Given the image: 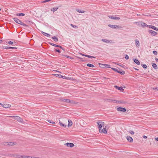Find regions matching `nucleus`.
I'll return each mask as SVG.
<instances>
[{
    "label": "nucleus",
    "mask_w": 158,
    "mask_h": 158,
    "mask_svg": "<svg viewBox=\"0 0 158 158\" xmlns=\"http://www.w3.org/2000/svg\"><path fill=\"white\" fill-rule=\"evenodd\" d=\"M97 123L98 125V126L99 131L100 132L102 131V128L104 126V123L103 122L98 121Z\"/></svg>",
    "instance_id": "f257e3e1"
},
{
    "label": "nucleus",
    "mask_w": 158,
    "mask_h": 158,
    "mask_svg": "<svg viewBox=\"0 0 158 158\" xmlns=\"http://www.w3.org/2000/svg\"><path fill=\"white\" fill-rule=\"evenodd\" d=\"M10 117L13 118L14 119L16 120L19 122H21L22 121V119L17 116H11Z\"/></svg>",
    "instance_id": "f03ea898"
},
{
    "label": "nucleus",
    "mask_w": 158,
    "mask_h": 158,
    "mask_svg": "<svg viewBox=\"0 0 158 158\" xmlns=\"http://www.w3.org/2000/svg\"><path fill=\"white\" fill-rule=\"evenodd\" d=\"M16 144V143L12 142H6L5 143L4 145H8L9 146H11L15 145Z\"/></svg>",
    "instance_id": "7ed1b4c3"
},
{
    "label": "nucleus",
    "mask_w": 158,
    "mask_h": 158,
    "mask_svg": "<svg viewBox=\"0 0 158 158\" xmlns=\"http://www.w3.org/2000/svg\"><path fill=\"white\" fill-rule=\"evenodd\" d=\"M109 17L112 19L119 20L120 18L118 17H116L114 15H110Z\"/></svg>",
    "instance_id": "20e7f679"
},
{
    "label": "nucleus",
    "mask_w": 158,
    "mask_h": 158,
    "mask_svg": "<svg viewBox=\"0 0 158 158\" xmlns=\"http://www.w3.org/2000/svg\"><path fill=\"white\" fill-rule=\"evenodd\" d=\"M102 41L106 43H113L112 40H107V39H102Z\"/></svg>",
    "instance_id": "39448f33"
},
{
    "label": "nucleus",
    "mask_w": 158,
    "mask_h": 158,
    "mask_svg": "<svg viewBox=\"0 0 158 158\" xmlns=\"http://www.w3.org/2000/svg\"><path fill=\"white\" fill-rule=\"evenodd\" d=\"M149 33L152 35L155 36L157 34V33L156 31L152 30H149Z\"/></svg>",
    "instance_id": "423d86ee"
},
{
    "label": "nucleus",
    "mask_w": 158,
    "mask_h": 158,
    "mask_svg": "<svg viewBox=\"0 0 158 158\" xmlns=\"http://www.w3.org/2000/svg\"><path fill=\"white\" fill-rule=\"evenodd\" d=\"M118 111L122 112H125L126 111V109L125 108L122 107H118L117 109Z\"/></svg>",
    "instance_id": "0eeeda50"
},
{
    "label": "nucleus",
    "mask_w": 158,
    "mask_h": 158,
    "mask_svg": "<svg viewBox=\"0 0 158 158\" xmlns=\"http://www.w3.org/2000/svg\"><path fill=\"white\" fill-rule=\"evenodd\" d=\"M108 26L111 28H116V29H118V26L117 25H110L109 24L108 25Z\"/></svg>",
    "instance_id": "6e6552de"
},
{
    "label": "nucleus",
    "mask_w": 158,
    "mask_h": 158,
    "mask_svg": "<svg viewBox=\"0 0 158 158\" xmlns=\"http://www.w3.org/2000/svg\"><path fill=\"white\" fill-rule=\"evenodd\" d=\"M65 145L68 147H69L72 148L74 146V144L73 143H67L65 144Z\"/></svg>",
    "instance_id": "1a4fd4ad"
},
{
    "label": "nucleus",
    "mask_w": 158,
    "mask_h": 158,
    "mask_svg": "<svg viewBox=\"0 0 158 158\" xmlns=\"http://www.w3.org/2000/svg\"><path fill=\"white\" fill-rule=\"evenodd\" d=\"M14 21L16 23L20 24L21 23V21L19 19L16 18H15L14 19Z\"/></svg>",
    "instance_id": "9d476101"
},
{
    "label": "nucleus",
    "mask_w": 158,
    "mask_h": 158,
    "mask_svg": "<svg viewBox=\"0 0 158 158\" xmlns=\"http://www.w3.org/2000/svg\"><path fill=\"white\" fill-rule=\"evenodd\" d=\"M135 45L136 47H139L140 45V44L139 40L137 39H136L135 40Z\"/></svg>",
    "instance_id": "9b49d317"
},
{
    "label": "nucleus",
    "mask_w": 158,
    "mask_h": 158,
    "mask_svg": "<svg viewBox=\"0 0 158 158\" xmlns=\"http://www.w3.org/2000/svg\"><path fill=\"white\" fill-rule=\"evenodd\" d=\"M114 87L117 89L120 90L121 91H123L124 90L121 87H119L117 86H115Z\"/></svg>",
    "instance_id": "f8f14e48"
},
{
    "label": "nucleus",
    "mask_w": 158,
    "mask_h": 158,
    "mask_svg": "<svg viewBox=\"0 0 158 158\" xmlns=\"http://www.w3.org/2000/svg\"><path fill=\"white\" fill-rule=\"evenodd\" d=\"M56 77H57L60 78H62L63 79H66L67 78V77L65 76H63L60 74H55Z\"/></svg>",
    "instance_id": "ddd939ff"
},
{
    "label": "nucleus",
    "mask_w": 158,
    "mask_h": 158,
    "mask_svg": "<svg viewBox=\"0 0 158 158\" xmlns=\"http://www.w3.org/2000/svg\"><path fill=\"white\" fill-rule=\"evenodd\" d=\"M49 44L50 45H52V46H54L59 47L60 48H61V49L62 48V47L61 46H59V45L56 44H53V43H49Z\"/></svg>",
    "instance_id": "4468645a"
},
{
    "label": "nucleus",
    "mask_w": 158,
    "mask_h": 158,
    "mask_svg": "<svg viewBox=\"0 0 158 158\" xmlns=\"http://www.w3.org/2000/svg\"><path fill=\"white\" fill-rule=\"evenodd\" d=\"M127 140L130 142H132L133 141V139L132 137L127 136Z\"/></svg>",
    "instance_id": "2eb2a0df"
},
{
    "label": "nucleus",
    "mask_w": 158,
    "mask_h": 158,
    "mask_svg": "<svg viewBox=\"0 0 158 158\" xmlns=\"http://www.w3.org/2000/svg\"><path fill=\"white\" fill-rule=\"evenodd\" d=\"M4 48L6 49H17V48L15 47L6 46Z\"/></svg>",
    "instance_id": "dca6fc26"
},
{
    "label": "nucleus",
    "mask_w": 158,
    "mask_h": 158,
    "mask_svg": "<svg viewBox=\"0 0 158 158\" xmlns=\"http://www.w3.org/2000/svg\"><path fill=\"white\" fill-rule=\"evenodd\" d=\"M147 27H148L149 28H152V29L154 30H155L156 29V27H154V26H152V25H148Z\"/></svg>",
    "instance_id": "f3484780"
},
{
    "label": "nucleus",
    "mask_w": 158,
    "mask_h": 158,
    "mask_svg": "<svg viewBox=\"0 0 158 158\" xmlns=\"http://www.w3.org/2000/svg\"><path fill=\"white\" fill-rule=\"evenodd\" d=\"M134 62L136 64L138 65H139L140 64V62L137 59H134Z\"/></svg>",
    "instance_id": "a211bd4d"
},
{
    "label": "nucleus",
    "mask_w": 158,
    "mask_h": 158,
    "mask_svg": "<svg viewBox=\"0 0 158 158\" xmlns=\"http://www.w3.org/2000/svg\"><path fill=\"white\" fill-rule=\"evenodd\" d=\"M62 101L64 102L71 103V102L70 101V100L68 99H63Z\"/></svg>",
    "instance_id": "6ab92c4d"
},
{
    "label": "nucleus",
    "mask_w": 158,
    "mask_h": 158,
    "mask_svg": "<svg viewBox=\"0 0 158 158\" xmlns=\"http://www.w3.org/2000/svg\"><path fill=\"white\" fill-rule=\"evenodd\" d=\"M42 33L45 36H46L47 37H49L50 36V35L48 34L47 33L44 32L42 31Z\"/></svg>",
    "instance_id": "aec40b11"
},
{
    "label": "nucleus",
    "mask_w": 158,
    "mask_h": 158,
    "mask_svg": "<svg viewBox=\"0 0 158 158\" xmlns=\"http://www.w3.org/2000/svg\"><path fill=\"white\" fill-rule=\"evenodd\" d=\"M58 8L57 7H53L51 9V11L54 12L58 10Z\"/></svg>",
    "instance_id": "412c9836"
},
{
    "label": "nucleus",
    "mask_w": 158,
    "mask_h": 158,
    "mask_svg": "<svg viewBox=\"0 0 158 158\" xmlns=\"http://www.w3.org/2000/svg\"><path fill=\"white\" fill-rule=\"evenodd\" d=\"M59 123H60V125L61 126H62L64 127H66V125L64 123H63L60 120L59 121Z\"/></svg>",
    "instance_id": "4be33fe9"
},
{
    "label": "nucleus",
    "mask_w": 158,
    "mask_h": 158,
    "mask_svg": "<svg viewBox=\"0 0 158 158\" xmlns=\"http://www.w3.org/2000/svg\"><path fill=\"white\" fill-rule=\"evenodd\" d=\"M103 132L104 133H106L107 132V131L106 128H103L102 129V131H101L100 133Z\"/></svg>",
    "instance_id": "5701e85b"
},
{
    "label": "nucleus",
    "mask_w": 158,
    "mask_h": 158,
    "mask_svg": "<svg viewBox=\"0 0 158 158\" xmlns=\"http://www.w3.org/2000/svg\"><path fill=\"white\" fill-rule=\"evenodd\" d=\"M52 38L56 42L58 40L56 36L52 37Z\"/></svg>",
    "instance_id": "b1692460"
},
{
    "label": "nucleus",
    "mask_w": 158,
    "mask_h": 158,
    "mask_svg": "<svg viewBox=\"0 0 158 158\" xmlns=\"http://www.w3.org/2000/svg\"><path fill=\"white\" fill-rule=\"evenodd\" d=\"M25 14L23 13H18L16 14V15L19 16H23Z\"/></svg>",
    "instance_id": "393cba45"
},
{
    "label": "nucleus",
    "mask_w": 158,
    "mask_h": 158,
    "mask_svg": "<svg viewBox=\"0 0 158 158\" xmlns=\"http://www.w3.org/2000/svg\"><path fill=\"white\" fill-rule=\"evenodd\" d=\"M70 26L73 27L75 28V29H77L78 28V27L77 26L75 25H74L73 24H71Z\"/></svg>",
    "instance_id": "a878e982"
},
{
    "label": "nucleus",
    "mask_w": 158,
    "mask_h": 158,
    "mask_svg": "<svg viewBox=\"0 0 158 158\" xmlns=\"http://www.w3.org/2000/svg\"><path fill=\"white\" fill-rule=\"evenodd\" d=\"M76 10L78 12L80 13H83L85 12V11L81 10L79 9H76Z\"/></svg>",
    "instance_id": "bb28decb"
},
{
    "label": "nucleus",
    "mask_w": 158,
    "mask_h": 158,
    "mask_svg": "<svg viewBox=\"0 0 158 158\" xmlns=\"http://www.w3.org/2000/svg\"><path fill=\"white\" fill-rule=\"evenodd\" d=\"M68 122H69V124L68 126H71L72 125V122L71 120H68Z\"/></svg>",
    "instance_id": "cd10ccee"
},
{
    "label": "nucleus",
    "mask_w": 158,
    "mask_h": 158,
    "mask_svg": "<svg viewBox=\"0 0 158 158\" xmlns=\"http://www.w3.org/2000/svg\"><path fill=\"white\" fill-rule=\"evenodd\" d=\"M104 65L105 67L106 68H110L111 67L110 65L109 64H104Z\"/></svg>",
    "instance_id": "c85d7f7f"
},
{
    "label": "nucleus",
    "mask_w": 158,
    "mask_h": 158,
    "mask_svg": "<svg viewBox=\"0 0 158 158\" xmlns=\"http://www.w3.org/2000/svg\"><path fill=\"white\" fill-rule=\"evenodd\" d=\"M86 57L89 58H95V57L94 56H90V55H86Z\"/></svg>",
    "instance_id": "c756f323"
},
{
    "label": "nucleus",
    "mask_w": 158,
    "mask_h": 158,
    "mask_svg": "<svg viewBox=\"0 0 158 158\" xmlns=\"http://www.w3.org/2000/svg\"><path fill=\"white\" fill-rule=\"evenodd\" d=\"M87 65L89 67H94V65L91 64H87Z\"/></svg>",
    "instance_id": "7c9ffc66"
},
{
    "label": "nucleus",
    "mask_w": 158,
    "mask_h": 158,
    "mask_svg": "<svg viewBox=\"0 0 158 158\" xmlns=\"http://www.w3.org/2000/svg\"><path fill=\"white\" fill-rule=\"evenodd\" d=\"M20 23V24L23 26L24 27H28V26L26 24H25L23 23L22 22V21L21 22V23Z\"/></svg>",
    "instance_id": "2f4dec72"
},
{
    "label": "nucleus",
    "mask_w": 158,
    "mask_h": 158,
    "mask_svg": "<svg viewBox=\"0 0 158 158\" xmlns=\"http://www.w3.org/2000/svg\"><path fill=\"white\" fill-rule=\"evenodd\" d=\"M141 25H142L143 27H147V24L144 23H142Z\"/></svg>",
    "instance_id": "473e14b6"
},
{
    "label": "nucleus",
    "mask_w": 158,
    "mask_h": 158,
    "mask_svg": "<svg viewBox=\"0 0 158 158\" xmlns=\"http://www.w3.org/2000/svg\"><path fill=\"white\" fill-rule=\"evenodd\" d=\"M152 66L155 69H156L157 65L155 63H153L152 64Z\"/></svg>",
    "instance_id": "72a5a7b5"
},
{
    "label": "nucleus",
    "mask_w": 158,
    "mask_h": 158,
    "mask_svg": "<svg viewBox=\"0 0 158 158\" xmlns=\"http://www.w3.org/2000/svg\"><path fill=\"white\" fill-rule=\"evenodd\" d=\"M64 56H65V57L67 58H69L70 59H73V58L72 57H71L70 56H68L66 55H64Z\"/></svg>",
    "instance_id": "f704fd0d"
},
{
    "label": "nucleus",
    "mask_w": 158,
    "mask_h": 158,
    "mask_svg": "<svg viewBox=\"0 0 158 158\" xmlns=\"http://www.w3.org/2000/svg\"><path fill=\"white\" fill-rule=\"evenodd\" d=\"M111 69H112L115 72H118V70L117 69H116L114 68H112Z\"/></svg>",
    "instance_id": "c9c22d12"
},
{
    "label": "nucleus",
    "mask_w": 158,
    "mask_h": 158,
    "mask_svg": "<svg viewBox=\"0 0 158 158\" xmlns=\"http://www.w3.org/2000/svg\"><path fill=\"white\" fill-rule=\"evenodd\" d=\"M117 72L121 74H124L125 73V72L124 71H123L122 72H120V71H118V72Z\"/></svg>",
    "instance_id": "e433bc0d"
},
{
    "label": "nucleus",
    "mask_w": 158,
    "mask_h": 158,
    "mask_svg": "<svg viewBox=\"0 0 158 158\" xmlns=\"http://www.w3.org/2000/svg\"><path fill=\"white\" fill-rule=\"evenodd\" d=\"M48 121L50 123H55L53 121H52L51 120H48Z\"/></svg>",
    "instance_id": "4c0bfd02"
},
{
    "label": "nucleus",
    "mask_w": 158,
    "mask_h": 158,
    "mask_svg": "<svg viewBox=\"0 0 158 158\" xmlns=\"http://www.w3.org/2000/svg\"><path fill=\"white\" fill-rule=\"evenodd\" d=\"M22 156H21L20 155H18L16 156H15V157L17 158H22Z\"/></svg>",
    "instance_id": "58836bf2"
},
{
    "label": "nucleus",
    "mask_w": 158,
    "mask_h": 158,
    "mask_svg": "<svg viewBox=\"0 0 158 158\" xmlns=\"http://www.w3.org/2000/svg\"><path fill=\"white\" fill-rule=\"evenodd\" d=\"M142 66L144 69H146L147 68V66L146 64H143Z\"/></svg>",
    "instance_id": "ea45409f"
},
{
    "label": "nucleus",
    "mask_w": 158,
    "mask_h": 158,
    "mask_svg": "<svg viewBox=\"0 0 158 158\" xmlns=\"http://www.w3.org/2000/svg\"><path fill=\"white\" fill-rule=\"evenodd\" d=\"M27 158H36L35 157H32V156H27Z\"/></svg>",
    "instance_id": "a19ab883"
},
{
    "label": "nucleus",
    "mask_w": 158,
    "mask_h": 158,
    "mask_svg": "<svg viewBox=\"0 0 158 158\" xmlns=\"http://www.w3.org/2000/svg\"><path fill=\"white\" fill-rule=\"evenodd\" d=\"M125 58L127 59V60H128L129 58V56L127 55H126L125 56Z\"/></svg>",
    "instance_id": "79ce46f5"
},
{
    "label": "nucleus",
    "mask_w": 158,
    "mask_h": 158,
    "mask_svg": "<svg viewBox=\"0 0 158 158\" xmlns=\"http://www.w3.org/2000/svg\"><path fill=\"white\" fill-rule=\"evenodd\" d=\"M8 44L10 45H12V44H13V42L11 41H10L8 42Z\"/></svg>",
    "instance_id": "37998d69"
},
{
    "label": "nucleus",
    "mask_w": 158,
    "mask_h": 158,
    "mask_svg": "<svg viewBox=\"0 0 158 158\" xmlns=\"http://www.w3.org/2000/svg\"><path fill=\"white\" fill-rule=\"evenodd\" d=\"M55 51L57 52H58V53H60V50L59 49H55Z\"/></svg>",
    "instance_id": "c03bdc74"
},
{
    "label": "nucleus",
    "mask_w": 158,
    "mask_h": 158,
    "mask_svg": "<svg viewBox=\"0 0 158 158\" xmlns=\"http://www.w3.org/2000/svg\"><path fill=\"white\" fill-rule=\"evenodd\" d=\"M153 54L155 55L157 54V52L156 51H154L153 52Z\"/></svg>",
    "instance_id": "a18cd8bd"
},
{
    "label": "nucleus",
    "mask_w": 158,
    "mask_h": 158,
    "mask_svg": "<svg viewBox=\"0 0 158 158\" xmlns=\"http://www.w3.org/2000/svg\"><path fill=\"white\" fill-rule=\"evenodd\" d=\"M79 54H80L82 56L86 57V55H85V54H82V53H79Z\"/></svg>",
    "instance_id": "49530a36"
},
{
    "label": "nucleus",
    "mask_w": 158,
    "mask_h": 158,
    "mask_svg": "<svg viewBox=\"0 0 158 158\" xmlns=\"http://www.w3.org/2000/svg\"><path fill=\"white\" fill-rule=\"evenodd\" d=\"M130 133L132 135L134 134V132L133 131H130Z\"/></svg>",
    "instance_id": "de8ad7c7"
},
{
    "label": "nucleus",
    "mask_w": 158,
    "mask_h": 158,
    "mask_svg": "<svg viewBox=\"0 0 158 158\" xmlns=\"http://www.w3.org/2000/svg\"><path fill=\"white\" fill-rule=\"evenodd\" d=\"M22 158H27V156H22Z\"/></svg>",
    "instance_id": "09e8293b"
},
{
    "label": "nucleus",
    "mask_w": 158,
    "mask_h": 158,
    "mask_svg": "<svg viewBox=\"0 0 158 158\" xmlns=\"http://www.w3.org/2000/svg\"><path fill=\"white\" fill-rule=\"evenodd\" d=\"M143 138H144V139H146L147 138V136H145V135H144L143 136Z\"/></svg>",
    "instance_id": "8fccbe9b"
},
{
    "label": "nucleus",
    "mask_w": 158,
    "mask_h": 158,
    "mask_svg": "<svg viewBox=\"0 0 158 158\" xmlns=\"http://www.w3.org/2000/svg\"><path fill=\"white\" fill-rule=\"evenodd\" d=\"M155 60L157 62H158V58H156L155 59Z\"/></svg>",
    "instance_id": "3c124183"
},
{
    "label": "nucleus",
    "mask_w": 158,
    "mask_h": 158,
    "mask_svg": "<svg viewBox=\"0 0 158 158\" xmlns=\"http://www.w3.org/2000/svg\"><path fill=\"white\" fill-rule=\"evenodd\" d=\"M155 140H156V141H158V137H157V138H155Z\"/></svg>",
    "instance_id": "603ef678"
},
{
    "label": "nucleus",
    "mask_w": 158,
    "mask_h": 158,
    "mask_svg": "<svg viewBox=\"0 0 158 158\" xmlns=\"http://www.w3.org/2000/svg\"><path fill=\"white\" fill-rule=\"evenodd\" d=\"M156 29L155 30H156V31H158V28H157V27H156Z\"/></svg>",
    "instance_id": "864d4df0"
},
{
    "label": "nucleus",
    "mask_w": 158,
    "mask_h": 158,
    "mask_svg": "<svg viewBox=\"0 0 158 158\" xmlns=\"http://www.w3.org/2000/svg\"><path fill=\"white\" fill-rule=\"evenodd\" d=\"M63 119H66V120H67V119H66V118H63Z\"/></svg>",
    "instance_id": "5fc2aeb1"
},
{
    "label": "nucleus",
    "mask_w": 158,
    "mask_h": 158,
    "mask_svg": "<svg viewBox=\"0 0 158 158\" xmlns=\"http://www.w3.org/2000/svg\"><path fill=\"white\" fill-rule=\"evenodd\" d=\"M78 58L80 59H81V58H80V57H78Z\"/></svg>",
    "instance_id": "6e6d98bb"
},
{
    "label": "nucleus",
    "mask_w": 158,
    "mask_h": 158,
    "mask_svg": "<svg viewBox=\"0 0 158 158\" xmlns=\"http://www.w3.org/2000/svg\"><path fill=\"white\" fill-rule=\"evenodd\" d=\"M135 69L136 70H138V69Z\"/></svg>",
    "instance_id": "4d7b16f0"
},
{
    "label": "nucleus",
    "mask_w": 158,
    "mask_h": 158,
    "mask_svg": "<svg viewBox=\"0 0 158 158\" xmlns=\"http://www.w3.org/2000/svg\"><path fill=\"white\" fill-rule=\"evenodd\" d=\"M2 40H0V42H1V41Z\"/></svg>",
    "instance_id": "13d9d810"
},
{
    "label": "nucleus",
    "mask_w": 158,
    "mask_h": 158,
    "mask_svg": "<svg viewBox=\"0 0 158 158\" xmlns=\"http://www.w3.org/2000/svg\"><path fill=\"white\" fill-rule=\"evenodd\" d=\"M1 104V103H0V105Z\"/></svg>",
    "instance_id": "bf43d9fd"
},
{
    "label": "nucleus",
    "mask_w": 158,
    "mask_h": 158,
    "mask_svg": "<svg viewBox=\"0 0 158 158\" xmlns=\"http://www.w3.org/2000/svg\"><path fill=\"white\" fill-rule=\"evenodd\" d=\"M1 10V8H0V11Z\"/></svg>",
    "instance_id": "052dcab7"
}]
</instances>
